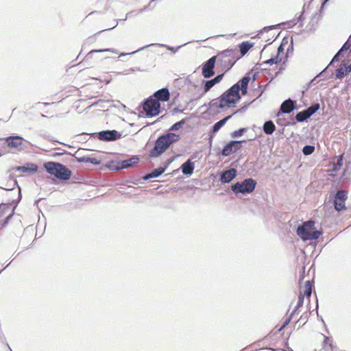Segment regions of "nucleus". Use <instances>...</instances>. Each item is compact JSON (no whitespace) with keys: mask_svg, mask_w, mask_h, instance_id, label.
<instances>
[{"mask_svg":"<svg viewBox=\"0 0 351 351\" xmlns=\"http://www.w3.org/2000/svg\"><path fill=\"white\" fill-rule=\"evenodd\" d=\"M280 61H281V58L280 57H278V55H276V56H274L273 58H271L270 59H269V60H267L266 61H264L262 63L256 64L255 65L254 68L256 69H261L266 70L267 69L266 68H262L261 66H263V65H265V64H277V63H278Z\"/></svg>","mask_w":351,"mask_h":351,"instance_id":"4be33fe9","label":"nucleus"},{"mask_svg":"<svg viewBox=\"0 0 351 351\" xmlns=\"http://www.w3.org/2000/svg\"><path fill=\"white\" fill-rule=\"evenodd\" d=\"M293 40H292L291 45H289L288 49H287V53H288L291 50H293Z\"/></svg>","mask_w":351,"mask_h":351,"instance_id":"bf43d9fd","label":"nucleus"},{"mask_svg":"<svg viewBox=\"0 0 351 351\" xmlns=\"http://www.w3.org/2000/svg\"><path fill=\"white\" fill-rule=\"evenodd\" d=\"M282 42H284V45H285V44H287V43H288V40H287V38H283V40H282Z\"/></svg>","mask_w":351,"mask_h":351,"instance_id":"338daca9","label":"nucleus"},{"mask_svg":"<svg viewBox=\"0 0 351 351\" xmlns=\"http://www.w3.org/2000/svg\"><path fill=\"white\" fill-rule=\"evenodd\" d=\"M303 19V12H301L300 16L297 18V21H302Z\"/></svg>","mask_w":351,"mask_h":351,"instance_id":"4d7b16f0","label":"nucleus"},{"mask_svg":"<svg viewBox=\"0 0 351 351\" xmlns=\"http://www.w3.org/2000/svg\"><path fill=\"white\" fill-rule=\"evenodd\" d=\"M90 137L97 138L99 140L108 142L114 141L121 138V134L117 130H103L99 132L90 134Z\"/></svg>","mask_w":351,"mask_h":351,"instance_id":"6e6552de","label":"nucleus"},{"mask_svg":"<svg viewBox=\"0 0 351 351\" xmlns=\"http://www.w3.org/2000/svg\"><path fill=\"white\" fill-rule=\"evenodd\" d=\"M132 72L142 71L139 67L131 68Z\"/></svg>","mask_w":351,"mask_h":351,"instance_id":"13d9d810","label":"nucleus"},{"mask_svg":"<svg viewBox=\"0 0 351 351\" xmlns=\"http://www.w3.org/2000/svg\"><path fill=\"white\" fill-rule=\"evenodd\" d=\"M312 282L310 280H307L305 282L304 291L302 295L310 298L312 294Z\"/></svg>","mask_w":351,"mask_h":351,"instance_id":"7c9ffc66","label":"nucleus"},{"mask_svg":"<svg viewBox=\"0 0 351 351\" xmlns=\"http://www.w3.org/2000/svg\"><path fill=\"white\" fill-rule=\"evenodd\" d=\"M64 153H60V152H56L53 154V156H61Z\"/></svg>","mask_w":351,"mask_h":351,"instance_id":"69168bd1","label":"nucleus"},{"mask_svg":"<svg viewBox=\"0 0 351 351\" xmlns=\"http://www.w3.org/2000/svg\"><path fill=\"white\" fill-rule=\"evenodd\" d=\"M153 178L152 177V173H147L145 174L143 177V180H148L149 179H152Z\"/></svg>","mask_w":351,"mask_h":351,"instance_id":"3c124183","label":"nucleus"},{"mask_svg":"<svg viewBox=\"0 0 351 351\" xmlns=\"http://www.w3.org/2000/svg\"><path fill=\"white\" fill-rule=\"evenodd\" d=\"M152 96L155 99H158V102L167 101L170 98V93L167 88H162L156 91Z\"/></svg>","mask_w":351,"mask_h":351,"instance_id":"a211bd4d","label":"nucleus"},{"mask_svg":"<svg viewBox=\"0 0 351 351\" xmlns=\"http://www.w3.org/2000/svg\"><path fill=\"white\" fill-rule=\"evenodd\" d=\"M250 81V77L249 74L243 77L221 95V100L225 101L226 104L228 107L236 104L241 98L240 91L242 95H245L247 93Z\"/></svg>","mask_w":351,"mask_h":351,"instance_id":"f257e3e1","label":"nucleus"},{"mask_svg":"<svg viewBox=\"0 0 351 351\" xmlns=\"http://www.w3.org/2000/svg\"><path fill=\"white\" fill-rule=\"evenodd\" d=\"M315 149V146L310 145H306L303 147V148H302V153L305 156H308V155H311V154H313L314 152Z\"/></svg>","mask_w":351,"mask_h":351,"instance_id":"72a5a7b5","label":"nucleus"},{"mask_svg":"<svg viewBox=\"0 0 351 351\" xmlns=\"http://www.w3.org/2000/svg\"><path fill=\"white\" fill-rule=\"evenodd\" d=\"M295 108V101L291 99H286L282 102L280 106V112L278 113V116L280 113H290Z\"/></svg>","mask_w":351,"mask_h":351,"instance_id":"dca6fc26","label":"nucleus"},{"mask_svg":"<svg viewBox=\"0 0 351 351\" xmlns=\"http://www.w3.org/2000/svg\"><path fill=\"white\" fill-rule=\"evenodd\" d=\"M266 86H267V85H265V86L259 85L258 86V89L261 90V93H260L259 95L257 97V98L259 97L263 94V93L265 91V90L266 88Z\"/></svg>","mask_w":351,"mask_h":351,"instance_id":"8fccbe9b","label":"nucleus"},{"mask_svg":"<svg viewBox=\"0 0 351 351\" xmlns=\"http://www.w3.org/2000/svg\"><path fill=\"white\" fill-rule=\"evenodd\" d=\"M232 117V114L228 115L225 118L219 120V121L216 122L212 128L211 131L210 132V134L215 135L225 124Z\"/></svg>","mask_w":351,"mask_h":351,"instance_id":"412c9836","label":"nucleus"},{"mask_svg":"<svg viewBox=\"0 0 351 351\" xmlns=\"http://www.w3.org/2000/svg\"><path fill=\"white\" fill-rule=\"evenodd\" d=\"M237 51L236 49H228L217 53V64L221 67V71H228L238 60Z\"/></svg>","mask_w":351,"mask_h":351,"instance_id":"7ed1b4c3","label":"nucleus"},{"mask_svg":"<svg viewBox=\"0 0 351 351\" xmlns=\"http://www.w3.org/2000/svg\"><path fill=\"white\" fill-rule=\"evenodd\" d=\"M237 176V170L231 168L220 173V181L226 184L230 182Z\"/></svg>","mask_w":351,"mask_h":351,"instance_id":"ddd939ff","label":"nucleus"},{"mask_svg":"<svg viewBox=\"0 0 351 351\" xmlns=\"http://www.w3.org/2000/svg\"><path fill=\"white\" fill-rule=\"evenodd\" d=\"M219 98L217 99H214L213 100H211L209 103H208V106L210 108H218V104H219Z\"/></svg>","mask_w":351,"mask_h":351,"instance_id":"4c0bfd02","label":"nucleus"},{"mask_svg":"<svg viewBox=\"0 0 351 351\" xmlns=\"http://www.w3.org/2000/svg\"><path fill=\"white\" fill-rule=\"evenodd\" d=\"M160 45L166 47L169 51H171L174 53H176L178 51V50L182 46V45H180L176 48H174L173 47H170V46H167V45Z\"/></svg>","mask_w":351,"mask_h":351,"instance_id":"a19ab883","label":"nucleus"},{"mask_svg":"<svg viewBox=\"0 0 351 351\" xmlns=\"http://www.w3.org/2000/svg\"><path fill=\"white\" fill-rule=\"evenodd\" d=\"M343 165V155H341L338 157L337 162L334 164L333 171H337L340 169L341 167Z\"/></svg>","mask_w":351,"mask_h":351,"instance_id":"c9c22d12","label":"nucleus"},{"mask_svg":"<svg viewBox=\"0 0 351 351\" xmlns=\"http://www.w3.org/2000/svg\"><path fill=\"white\" fill-rule=\"evenodd\" d=\"M105 51H111V52H112L114 53H116V54L118 53V51L116 49H94V50H91L90 52H88L86 54V56L85 57V59L86 60H89V59L92 58V55L94 53L105 52Z\"/></svg>","mask_w":351,"mask_h":351,"instance_id":"cd10ccee","label":"nucleus"},{"mask_svg":"<svg viewBox=\"0 0 351 351\" xmlns=\"http://www.w3.org/2000/svg\"><path fill=\"white\" fill-rule=\"evenodd\" d=\"M217 60V57L213 56L210 58L202 64V75L205 78H210L215 75V66Z\"/></svg>","mask_w":351,"mask_h":351,"instance_id":"f8f14e48","label":"nucleus"},{"mask_svg":"<svg viewBox=\"0 0 351 351\" xmlns=\"http://www.w3.org/2000/svg\"><path fill=\"white\" fill-rule=\"evenodd\" d=\"M309 118L310 117L308 116L306 110L298 112L295 116V119L298 122H304Z\"/></svg>","mask_w":351,"mask_h":351,"instance_id":"c85d7f7f","label":"nucleus"},{"mask_svg":"<svg viewBox=\"0 0 351 351\" xmlns=\"http://www.w3.org/2000/svg\"><path fill=\"white\" fill-rule=\"evenodd\" d=\"M320 108V105L319 103H314L310 107L306 109V112L308 116L311 117L313 114H314L317 111H318Z\"/></svg>","mask_w":351,"mask_h":351,"instance_id":"c756f323","label":"nucleus"},{"mask_svg":"<svg viewBox=\"0 0 351 351\" xmlns=\"http://www.w3.org/2000/svg\"><path fill=\"white\" fill-rule=\"evenodd\" d=\"M133 12H130L128 13H127L126 16H125V18L123 19H119V21H125L127 20V19L128 17H130L131 16V14H132Z\"/></svg>","mask_w":351,"mask_h":351,"instance_id":"5fc2aeb1","label":"nucleus"},{"mask_svg":"<svg viewBox=\"0 0 351 351\" xmlns=\"http://www.w3.org/2000/svg\"><path fill=\"white\" fill-rule=\"evenodd\" d=\"M19 197H18V199H16V200H13L12 201V203L14 204V206L13 207V209H12V213L10 214L8 216L6 217V218L4 220V223H8V221L12 219V217H13L14 214V210L16 209L18 204L20 202L21 199V188L19 187Z\"/></svg>","mask_w":351,"mask_h":351,"instance_id":"a878e982","label":"nucleus"},{"mask_svg":"<svg viewBox=\"0 0 351 351\" xmlns=\"http://www.w3.org/2000/svg\"><path fill=\"white\" fill-rule=\"evenodd\" d=\"M180 136L175 133L167 132L160 135L155 141L154 147L149 151V156L158 157L162 154L173 143L179 141Z\"/></svg>","mask_w":351,"mask_h":351,"instance_id":"f03ea898","label":"nucleus"},{"mask_svg":"<svg viewBox=\"0 0 351 351\" xmlns=\"http://www.w3.org/2000/svg\"><path fill=\"white\" fill-rule=\"evenodd\" d=\"M143 108L147 117H155L160 112V104L158 99H155L153 96H150L145 100Z\"/></svg>","mask_w":351,"mask_h":351,"instance_id":"0eeeda50","label":"nucleus"},{"mask_svg":"<svg viewBox=\"0 0 351 351\" xmlns=\"http://www.w3.org/2000/svg\"><path fill=\"white\" fill-rule=\"evenodd\" d=\"M155 45L156 44H150V45H145L144 47H140L138 49H137V50H136L134 51H132L131 53H121L119 56L120 57H123V56H125L133 55V54H135L136 53H137L138 51H141L143 50L145 48L149 47V46Z\"/></svg>","mask_w":351,"mask_h":351,"instance_id":"e433bc0d","label":"nucleus"},{"mask_svg":"<svg viewBox=\"0 0 351 351\" xmlns=\"http://www.w3.org/2000/svg\"><path fill=\"white\" fill-rule=\"evenodd\" d=\"M153 1H154V0H152L147 5H146V6H145L144 8H143L140 9V10H138V13H142V12H143L146 11V10L148 9V8L151 5V4H152V3Z\"/></svg>","mask_w":351,"mask_h":351,"instance_id":"de8ad7c7","label":"nucleus"},{"mask_svg":"<svg viewBox=\"0 0 351 351\" xmlns=\"http://www.w3.org/2000/svg\"><path fill=\"white\" fill-rule=\"evenodd\" d=\"M117 24H118V21H117V23H116L114 25H113L112 27H108V28H106V29H103V30L100 31V32H104V31H106V30L112 29H114L115 27H117Z\"/></svg>","mask_w":351,"mask_h":351,"instance_id":"6e6d98bb","label":"nucleus"},{"mask_svg":"<svg viewBox=\"0 0 351 351\" xmlns=\"http://www.w3.org/2000/svg\"><path fill=\"white\" fill-rule=\"evenodd\" d=\"M209 136H210V137H209V141H208V145H209V147H211L212 141H213L214 135L210 133Z\"/></svg>","mask_w":351,"mask_h":351,"instance_id":"603ef678","label":"nucleus"},{"mask_svg":"<svg viewBox=\"0 0 351 351\" xmlns=\"http://www.w3.org/2000/svg\"><path fill=\"white\" fill-rule=\"evenodd\" d=\"M256 181L253 178H246L241 182H237L231 186L232 191L237 194L242 193L243 195L252 193L256 186Z\"/></svg>","mask_w":351,"mask_h":351,"instance_id":"423d86ee","label":"nucleus"},{"mask_svg":"<svg viewBox=\"0 0 351 351\" xmlns=\"http://www.w3.org/2000/svg\"><path fill=\"white\" fill-rule=\"evenodd\" d=\"M315 225L313 220H308L302 222L301 226L297 228V234L303 240H315L317 239L322 234V231L313 230Z\"/></svg>","mask_w":351,"mask_h":351,"instance_id":"20e7f679","label":"nucleus"},{"mask_svg":"<svg viewBox=\"0 0 351 351\" xmlns=\"http://www.w3.org/2000/svg\"><path fill=\"white\" fill-rule=\"evenodd\" d=\"M258 77V73L256 72V73H254V75H253V77H252V80L253 81H255Z\"/></svg>","mask_w":351,"mask_h":351,"instance_id":"680f3d73","label":"nucleus"},{"mask_svg":"<svg viewBox=\"0 0 351 351\" xmlns=\"http://www.w3.org/2000/svg\"><path fill=\"white\" fill-rule=\"evenodd\" d=\"M12 204H14L12 202L10 204H7L6 208H4L5 211H7V209H8L10 208V206H11Z\"/></svg>","mask_w":351,"mask_h":351,"instance_id":"0e129e2a","label":"nucleus"},{"mask_svg":"<svg viewBox=\"0 0 351 351\" xmlns=\"http://www.w3.org/2000/svg\"><path fill=\"white\" fill-rule=\"evenodd\" d=\"M331 65H328L327 67H326L322 71H321L314 79H313L311 82V83H313L317 77H321L324 75V73L326 71L327 69Z\"/></svg>","mask_w":351,"mask_h":351,"instance_id":"c03bdc74","label":"nucleus"},{"mask_svg":"<svg viewBox=\"0 0 351 351\" xmlns=\"http://www.w3.org/2000/svg\"><path fill=\"white\" fill-rule=\"evenodd\" d=\"M288 23L291 25V26H293L296 24V19H293L292 21H290L289 22H288Z\"/></svg>","mask_w":351,"mask_h":351,"instance_id":"052dcab7","label":"nucleus"},{"mask_svg":"<svg viewBox=\"0 0 351 351\" xmlns=\"http://www.w3.org/2000/svg\"><path fill=\"white\" fill-rule=\"evenodd\" d=\"M350 72H351V63L349 64H347L346 63L342 62L340 64L339 68H338L335 71V77H336V79H342Z\"/></svg>","mask_w":351,"mask_h":351,"instance_id":"f3484780","label":"nucleus"},{"mask_svg":"<svg viewBox=\"0 0 351 351\" xmlns=\"http://www.w3.org/2000/svg\"><path fill=\"white\" fill-rule=\"evenodd\" d=\"M139 162V158L138 156H132L128 159H125L121 161H118L115 164L112 162L110 168L114 170H121L123 169H128L134 167Z\"/></svg>","mask_w":351,"mask_h":351,"instance_id":"1a4fd4ad","label":"nucleus"},{"mask_svg":"<svg viewBox=\"0 0 351 351\" xmlns=\"http://www.w3.org/2000/svg\"><path fill=\"white\" fill-rule=\"evenodd\" d=\"M194 162H192L190 159L187 160L180 167L182 173L186 176L192 175L194 171Z\"/></svg>","mask_w":351,"mask_h":351,"instance_id":"6ab92c4d","label":"nucleus"},{"mask_svg":"<svg viewBox=\"0 0 351 351\" xmlns=\"http://www.w3.org/2000/svg\"><path fill=\"white\" fill-rule=\"evenodd\" d=\"M348 198V192L346 190L338 191L334 198V206L336 210L341 211L346 209L345 201Z\"/></svg>","mask_w":351,"mask_h":351,"instance_id":"9b49d317","label":"nucleus"},{"mask_svg":"<svg viewBox=\"0 0 351 351\" xmlns=\"http://www.w3.org/2000/svg\"><path fill=\"white\" fill-rule=\"evenodd\" d=\"M263 130L265 134L271 135L276 130V125L272 121H267L263 124Z\"/></svg>","mask_w":351,"mask_h":351,"instance_id":"b1692460","label":"nucleus"},{"mask_svg":"<svg viewBox=\"0 0 351 351\" xmlns=\"http://www.w3.org/2000/svg\"><path fill=\"white\" fill-rule=\"evenodd\" d=\"M283 51H284V42H282L278 48L277 55H278V56H279L280 53L283 52Z\"/></svg>","mask_w":351,"mask_h":351,"instance_id":"09e8293b","label":"nucleus"},{"mask_svg":"<svg viewBox=\"0 0 351 351\" xmlns=\"http://www.w3.org/2000/svg\"><path fill=\"white\" fill-rule=\"evenodd\" d=\"M16 171L23 173H34L38 171V166L34 163H26L23 166H17L14 168Z\"/></svg>","mask_w":351,"mask_h":351,"instance_id":"2eb2a0df","label":"nucleus"},{"mask_svg":"<svg viewBox=\"0 0 351 351\" xmlns=\"http://www.w3.org/2000/svg\"><path fill=\"white\" fill-rule=\"evenodd\" d=\"M253 47V45L248 41H244L239 45V50L241 56L245 55Z\"/></svg>","mask_w":351,"mask_h":351,"instance_id":"bb28decb","label":"nucleus"},{"mask_svg":"<svg viewBox=\"0 0 351 351\" xmlns=\"http://www.w3.org/2000/svg\"><path fill=\"white\" fill-rule=\"evenodd\" d=\"M280 25L281 24H278V25H271V26H268V27H265L262 29V32H268L270 29H273L276 28L277 27L280 26Z\"/></svg>","mask_w":351,"mask_h":351,"instance_id":"49530a36","label":"nucleus"},{"mask_svg":"<svg viewBox=\"0 0 351 351\" xmlns=\"http://www.w3.org/2000/svg\"><path fill=\"white\" fill-rule=\"evenodd\" d=\"M173 158L169 159L167 162H165V165L164 167H159L157 169H154L151 173L152 175L153 178H158L160 175H162L169 166V165L173 161Z\"/></svg>","mask_w":351,"mask_h":351,"instance_id":"5701e85b","label":"nucleus"},{"mask_svg":"<svg viewBox=\"0 0 351 351\" xmlns=\"http://www.w3.org/2000/svg\"><path fill=\"white\" fill-rule=\"evenodd\" d=\"M174 110H175L176 112H183V110H180V109H178V108H176L174 109Z\"/></svg>","mask_w":351,"mask_h":351,"instance_id":"774afa93","label":"nucleus"},{"mask_svg":"<svg viewBox=\"0 0 351 351\" xmlns=\"http://www.w3.org/2000/svg\"><path fill=\"white\" fill-rule=\"evenodd\" d=\"M46 171L57 178L66 181L71 176V171L66 166L56 162H48L44 165Z\"/></svg>","mask_w":351,"mask_h":351,"instance_id":"39448f33","label":"nucleus"},{"mask_svg":"<svg viewBox=\"0 0 351 351\" xmlns=\"http://www.w3.org/2000/svg\"><path fill=\"white\" fill-rule=\"evenodd\" d=\"M246 141H230L227 143L221 150V155L223 156H228L230 154L237 152L242 147V143H245Z\"/></svg>","mask_w":351,"mask_h":351,"instance_id":"9d476101","label":"nucleus"},{"mask_svg":"<svg viewBox=\"0 0 351 351\" xmlns=\"http://www.w3.org/2000/svg\"><path fill=\"white\" fill-rule=\"evenodd\" d=\"M130 72H132L131 69H126V70H125V71H123V75H128V74H130Z\"/></svg>","mask_w":351,"mask_h":351,"instance_id":"e2e57ef3","label":"nucleus"},{"mask_svg":"<svg viewBox=\"0 0 351 351\" xmlns=\"http://www.w3.org/2000/svg\"><path fill=\"white\" fill-rule=\"evenodd\" d=\"M104 101L103 100H99L97 102L93 104V106H99L100 107H104L101 104L104 103Z\"/></svg>","mask_w":351,"mask_h":351,"instance_id":"864d4df0","label":"nucleus"},{"mask_svg":"<svg viewBox=\"0 0 351 351\" xmlns=\"http://www.w3.org/2000/svg\"><path fill=\"white\" fill-rule=\"evenodd\" d=\"M304 295H302V293H300V294L298 296V303H297V305L295 307V308L293 309V312L291 313V314L290 315V316L287 318L285 319V321L284 322L283 324L280 326V328L278 330V332H280L283 328H285L291 322V318L293 315V314H295L296 313V311H298V309L299 308H300L301 306H302L303 305V303H304Z\"/></svg>","mask_w":351,"mask_h":351,"instance_id":"4468645a","label":"nucleus"},{"mask_svg":"<svg viewBox=\"0 0 351 351\" xmlns=\"http://www.w3.org/2000/svg\"><path fill=\"white\" fill-rule=\"evenodd\" d=\"M8 146L16 148L22 144L23 138L19 136H12L6 138Z\"/></svg>","mask_w":351,"mask_h":351,"instance_id":"aec40b11","label":"nucleus"},{"mask_svg":"<svg viewBox=\"0 0 351 351\" xmlns=\"http://www.w3.org/2000/svg\"><path fill=\"white\" fill-rule=\"evenodd\" d=\"M90 133H82L75 136L77 141L80 143L86 142L88 140V136H90Z\"/></svg>","mask_w":351,"mask_h":351,"instance_id":"f704fd0d","label":"nucleus"},{"mask_svg":"<svg viewBox=\"0 0 351 351\" xmlns=\"http://www.w3.org/2000/svg\"><path fill=\"white\" fill-rule=\"evenodd\" d=\"M218 101H219L218 108L223 109L227 106L225 103V101L221 100V95L219 97Z\"/></svg>","mask_w":351,"mask_h":351,"instance_id":"ea45409f","label":"nucleus"},{"mask_svg":"<svg viewBox=\"0 0 351 351\" xmlns=\"http://www.w3.org/2000/svg\"><path fill=\"white\" fill-rule=\"evenodd\" d=\"M203 92L199 95V97H203L206 93H208L216 84L211 79L209 80H203Z\"/></svg>","mask_w":351,"mask_h":351,"instance_id":"393cba45","label":"nucleus"},{"mask_svg":"<svg viewBox=\"0 0 351 351\" xmlns=\"http://www.w3.org/2000/svg\"><path fill=\"white\" fill-rule=\"evenodd\" d=\"M223 75H224L223 73L219 74V75H217L216 77H215L212 80L217 84L219 83L222 80Z\"/></svg>","mask_w":351,"mask_h":351,"instance_id":"58836bf2","label":"nucleus"},{"mask_svg":"<svg viewBox=\"0 0 351 351\" xmlns=\"http://www.w3.org/2000/svg\"><path fill=\"white\" fill-rule=\"evenodd\" d=\"M246 132H247V128H240V129H239L238 130H235V131L232 132L230 134V136H231L232 138H238V137H239V136H242V135H243Z\"/></svg>","mask_w":351,"mask_h":351,"instance_id":"473e14b6","label":"nucleus"},{"mask_svg":"<svg viewBox=\"0 0 351 351\" xmlns=\"http://www.w3.org/2000/svg\"><path fill=\"white\" fill-rule=\"evenodd\" d=\"M77 161L79 162H88L89 157L87 156H82V157H76Z\"/></svg>","mask_w":351,"mask_h":351,"instance_id":"79ce46f5","label":"nucleus"},{"mask_svg":"<svg viewBox=\"0 0 351 351\" xmlns=\"http://www.w3.org/2000/svg\"><path fill=\"white\" fill-rule=\"evenodd\" d=\"M186 119H183L171 126L169 131H176L180 129L186 123Z\"/></svg>","mask_w":351,"mask_h":351,"instance_id":"2f4dec72","label":"nucleus"},{"mask_svg":"<svg viewBox=\"0 0 351 351\" xmlns=\"http://www.w3.org/2000/svg\"><path fill=\"white\" fill-rule=\"evenodd\" d=\"M88 162L92 163L93 165H97L101 163V160L95 158L89 157Z\"/></svg>","mask_w":351,"mask_h":351,"instance_id":"37998d69","label":"nucleus"},{"mask_svg":"<svg viewBox=\"0 0 351 351\" xmlns=\"http://www.w3.org/2000/svg\"><path fill=\"white\" fill-rule=\"evenodd\" d=\"M250 105V104H247L246 105H245L244 106L241 107V108H239L238 110H237L236 112H234V113H232V116L238 112H243L246 110L247 108L248 107V106Z\"/></svg>","mask_w":351,"mask_h":351,"instance_id":"a18cd8bd","label":"nucleus"}]
</instances>
